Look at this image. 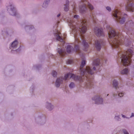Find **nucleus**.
Masks as SVG:
<instances>
[{
    "mask_svg": "<svg viewBox=\"0 0 134 134\" xmlns=\"http://www.w3.org/2000/svg\"><path fill=\"white\" fill-rule=\"evenodd\" d=\"M52 75L53 77H55L57 76V73L55 71H53L52 72Z\"/></svg>",
    "mask_w": 134,
    "mask_h": 134,
    "instance_id": "nucleus-20",
    "label": "nucleus"
},
{
    "mask_svg": "<svg viewBox=\"0 0 134 134\" xmlns=\"http://www.w3.org/2000/svg\"><path fill=\"white\" fill-rule=\"evenodd\" d=\"M47 108H49V107H47Z\"/></svg>",
    "mask_w": 134,
    "mask_h": 134,
    "instance_id": "nucleus-37",
    "label": "nucleus"
},
{
    "mask_svg": "<svg viewBox=\"0 0 134 134\" xmlns=\"http://www.w3.org/2000/svg\"><path fill=\"white\" fill-rule=\"evenodd\" d=\"M47 4V2H44V3H43V5H44V4Z\"/></svg>",
    "mask_w": 134,
    "mask_h": 134,
    "instance_id": "nucleus-31",
    "label": "nucleus"
},
{
    "mask_svg": "<svg viewBox=\"0 0 134 134\" xmlns=\"http://www.w3.org/2000/svg\"><path fill=\"white\" fill-rule=\"evenodd\" d=\"M58 52L61 56L63 57L64 56L66 53V52L61 49L58 50Z\"/></svg>",
    "mask_w": 134,
    "mask_h": 134,
    "instance_id": "nucleus-14",
    "label": "nucleus"
},
{
    "mask_svg": "<svg viewBox=\"0 0 134 134\" xmlns=\"http://www.w3.org/2000/svg\"><path fill=\"white\" fill-rule=\"evenodd\" d=\"M123 132L124 134H129L128 132L125 130H123Z\"/></svg>",
    "mask_w": 134,
    "mask_h": 134,
    "instance_id": "nucleus-25",
    "label": "nucleus"
},
{
    "mask_svg": "<svg viewBox=\"0 0 134 134\" xmlns=\"http://www.w3.org/2000/svg\"><path fill=\"white\" fill-rule=\"evenodd\" d=\"M10 9H11V10L13 12H14V14H12V15L14 16L16 15V12H15V10H14V7H13V6H12V5H10Z\"/></svg>",
    "mask_w": 134,
    "mask_h": 134,
    "instance_id": "nucleus-18",
    "label": "nucleus"
},
{
    "mask_svg": "<svg viewBox=\"0 0 134 134\" xmlns=\"http://www.w3.org/2000/svg\"><path fill=\"white\" fill-rule=\"evenodd\" d=\"M48 105L50 107H52V105L50 103H48Z\"/></svg>",
    "mask_w": 134,
    "mask_h": 134,
    "instance_id": "nucleus-28",
    "label": "nucleus"
},
{
    "mask_svg": "<svg viewBox=\"0 0 134 134\" xmlns=\"http://www.w3.org/2000/svg\"><path fill=\"white\" fill-rule=\"evenodd\" d=\"M69 86L70 88H72L74 86V84L73 82H71L70 83Z\"/></svg>",
    "mask_w": 134,
    "mask_h": 134,
    "instance_id": "nucleus-21",
    "label": "nucleus"
},
{
    "mask_svg": "<svg viewBox=\"0 0 134 134\" xmlns=\"http://www.w3.org/2000/svg\"><path fill=\"white\" fill-rule=\"evenodd\" d=\"M66 4H65V7L64 8V10L65 11H68L69 10V1L67 0L66 1Z\"/></svg>",
    "mask_w": 134,
    "mask_h": 134,
    "instance_id": "nucleus-13",
    "label": "nucleus"
},
{
    "mask_svg": "<svg viewBox=\"0 0 134 134\" xmlns=\"http://www.w3.org/2000/svg\"><path fill=\"white\" fill-rule=\"evenodd\" d=\"M106 9L109 11H110L111 10L110 8L109 7H106Z\"/></svg>",
    "mask_w": 134,
    "mask_h": 134,
    "instance_id": "nucleus-24",
    "label": "nucleus"
},
{
    "mask_svg": "<svg viewBox=\"0 0 134 134\" xmlns=\"http://www.w3.org/2000/svg\"><path fill=\"white\" fill-rule=\"evenodd\" d=\"M86 64V61L85 60H83L80 67V71L82 76H77L75 75L70 73H68L64 76V80H66L68 78H69L72 79L75 81H79L80 82L85 81L86 83V87L88 88H91L93 86V80L92 79L90 78V76L93 74L94 71H95V67H93L92 70H91L89 66H87L85 70H83L82 68Z\"/></svg>",
    "mask_w": 134,
    "mask_h": 134,
    "instance_id": "nucleus-2",
    "label": "nucleus"
},
{
    "mask_svg": "<svg viewBox=\"0 0 134 134\" xmlns=\"http://www.w3.org/2000/svg\"><path fill=\"white\" fill-rule=\"evenodd\" d=\"M60 34L61 33L60 32H59L58 31L57 32V33L56 34L57 39V40L61 42H63V43H64V42H63V39L60 36Z\"/></svg>",
    "mask_w": 134,
    "mask_h": 134,
    "instance_id": "nucleus-12",
    "label": "nucleus"
},
{
    "mask_svg": "<svg viewBox=\"0 0 134 134\" xmlns=\"http://www.w3.org/2000/svg\"><path fill=\"white\" fill-rule=\"evenodd\" d=\"M133 52L130 49H129L126 52L122 54L121 62L124 66H128L130 64L131 62V58Z\"/></svg>",
    "mask_w": 134,
    "mask_h": 134,
    "instance_id": "nucleus-4",
    "label": "nucleus"
},
{
    "mask_svg": "<svg viewBox=\"0 0 134 134\" xmlns=\"http://www.w3.org/2000/svg\"><path fill=\"white\" fill-rule=\"evenodd\" d=\"M100 60L99 59H97L94 60L93 63L94 65L97 66L99 64Z\"/></svg>",
    "mask_w": 134,
    "mask_h": 134,
    "instance_id": "nucleus-15",
    "label": "nucleus"
},
{
    "mask_svg": "<svg viewBox=\"0 0 134 134\" xmlns=\"http://www.w3.org/2000/svg\"><path fill=\"white\" fill-rule=\"evenodd\" d=\"M79 16L77 15H75L74 16V18H76L77 19L78 17Z\"/></svg>",
    "mask_w": 134,
    "mask_h": 134,
    "instance_id": "nucleus-27",
    "label": "nucleus"
},
{
    "mask_svg": "<svg viewBox=\"0 0 134 134\" xmlns=\"http://www.w3.org/2000/svg\"><path fill=\"white\" fill-rule=\"evenodd\" d=\"M68 22L69 23V25L70 26L71 29H72L73 33L74 34L75 45L74 49L70 45H68L66 48L67 52L68 53H69L71 52L75 51L80 55V51L79 47L80 41L79 38L77 37V35L78 33L79 35H80V37L82 40V44L84 47V50L87 51V49L89 47V45L84 39V36L83 34L86 32L87 29L86 21L84 20H82L81 22L80 26L77 24L76 25H75V23L72 20H70L69 22L68 21Z\"/></svg>",
    "mask_w": 134,
    "mask_h": 134,
    "instance_id": "nucleus-1",
    "label": "nucleus"
},
{
    "mask_svg": "<svg viewBox=\"0 0 134 134\" xmlns=\"http://www.w3.org/2000/svg\"><path fill=\"white\" fill-rule=\"evenodd\" d=\"M93 18V20L94 21H95V20L94 19V18Z\"/></svg>",
    "mask_w": 134,
    "mask_h": 134,
    "instance_id": "nucleus-34",
    "label": "nucleus"
},
{
    "mask_svg": "<svg viewBox=\"0 0 134 134\" xmlns=\"http://www.w3.org/2000/svg\"><path fill=\"white\" fill-rule=\"evenodd\" d=\"M60 14H59L57 15V17H59L60 16Z\"/></svg>",
    "mask_w": 134,
    "mask_h": 134,
    "instance_id": "nucleus-30",
    "label": "nucleus"
},
{
    "mask_svg": "<svg viewBox=\"0 0 134 134\" xmlns=\"http://www.w3.org/2000/svg\"><path fill=\"white\" fill-rule=\"evenodd\" d=\"M132 1L134 2V0H128L127 4L126 7V9L127 11L133 12L134 11V4L132 3H130V1Z\"/></svg>",
    "mask_w": 134,
    "mask_h": 134,
    "instance_id": "nucleus-7",
    "label": "nucleus"
},
{
    "mask_svg": "<svg viewBox=\"0 0 134 134\" xmlns=\"http://www.w3.org/2000/svg\"><path fill=\"white\" fill-rule=\"evenodd\" d=\"M126 46H129V45H126Z\"/></svg>",
    "mask_w": 134,
    "mask_h": 134,
    "instance_id": "nucleus-36",
    "label": "nucleus"
},
{
    "mask_svg": "<svg viewBox=\"0 0 134 134\" xmlns=\"http://www.w3.org/2000/svg\"><path fill=\"white\" fill-rule=\"evenodd\" d=\"M72 60H69L66 62L68 64H71L72 63Z\"/></svg>",
    "mask_w": 134,
    "mask_h": 134,
    "instance_id": "nucleus-22",
    "label": "nucleus"
},
{
    "mask_svg": "<svg viewBox=\"0 0 134 134\" xmlns=\"http://www.w3.org/2000/svg\"><path fill=\"white\" fill-rule=\"evenodd\" d=\"M122 117L123 118H125V116L124 115H122Z\"/></svg>",
    "mask_w": 134,
    "mask_h": 134,
    "instance_id": "nucleus-33",
    "label": "nucleus"
},
{
    "mask_svg": "<svg viewBox=\"0 0 134 134\" xmlns=\"http://www.w3.org/2000/svg\"><path fill=\"white\" fill-rule=\"evenodd\" d=\"M82 3L83 5L81 7V9L82 13L83 11H85L87 9V5L88 8L90 10H92L93 9V6L91 5L90 3L87 2L86 1H84L83 2H81L80 3V4H81Z\"/></svg>",
    "mask_w": 134,
    "mask_h": 134,
    "instance_id": "nucleus-6",
    "label": "nucleus"
},
{
    "mask_svg": "<svg viewBox=\"0 0 134 134\" xmlns=\"http://www.w3.org/2000/svg\"><path fill=\"white\" fill-rule=\"evenodd\" d=\"M66 36V35L65 34L64 35V37H65V36Z\"/></svg>",
    "mask_w": 134,
    "mask_h": 134,
    "instance_id": "nucleus-35",
    "label": "nucleus"
},
{
    "mask_svg": "<svg viewBox=\"0 0 134 134\" xmlns=\"http://www.w3.org/2000/svg\"><path fill=\"white\" fill-rule=\"evenodd\" d=\"M18 44V42L17 41L15 40L12 43V46L13 47L16 48Z\"/></svg>",
    "mask_w": 134,
    "mask_h": 134,
    "instance_id": "nucleus-17",
    "label": "nucleus"
},
{
    "mask_svg": "<svg viewBox=\"0 0 134 134\" xmlns=\"http://www.w3.org/2000/svg\"><path fill=\"white\" fill-rule=\"evenodd\" d=\"M124 16H127V15H126V14H124Z\"/></svg>",
    "mask_w": 134,
    "mask_h": 134,
    "instance_id": "nucleus-32",
    "label": "nucleus"
},
{
    "mask_svg": "<svg viewBox=\"0 0 134 134\" xmlns=\"http://www.w3.org/2000/svg\"><path fill=\"white\" fill-rule=\"evenodd\" d=\"M93 99L95 100V103L96 104H102L103 102V99L102 98H100V96H95Z\"/></svg>",
    "mask_w": 134,
    "mask_h": 134,
    "instance_id": "nucleus-9",
    "label": "nucleus"
},
{
    "mask_svg": "<svg viewBox=\"0 0 134 134\" xmlns=\"http://www.w3.org/2000/svg\"><path fill=\"white\" fill-rule=\"evenodd\" d=\"M113 86L116 88H117L118 87V82L115 80H114L113 81Z\"/></svg>",
    "mask_w": 134,
    "mask_h": 134,
    "instance_id": "nucleus-19",
    "label": "nucleus"
},
{
    "mask_svg": "<svg viewBox=\"0 0 134 134\" xmlns=\"http://www.w3.org/2000/svg\"><path fill=\"white\" fill-rule=\"evenodd\" d=\"M134 116V114L133 113H132V115L130 117H133Z\"/></svg>",
    "mask_w": 134,
    "mask_h": 134,
    "instance_id": "nucleus-29",
    "label": "nucleus"
},
{
    "mask_svg": "<svg viewBox=\"0 0 134 134\" xmlns=\"http://www.w3.org/2000/svg\"><path fill=\"white\" fill-rule=\"evenodd\" d=\"M94 29L96 34L97 36L100 37L103 35V33L102 29L96 27Z\"/></svg>",
    "mask_w": 134,
    "mask_h": 134,
    "instance_id": "nucleus-8",
    "label": "nucleus"
},
{
    "mask_svg": "<svg viewBox=\"0 0 134 134\" xmlns=\"http://www.w3.org/2000/svg\"><path fill=\"white\" fill-rule=\"evenodd\" d=\"M116 20L120 24H123L125 21V17H123L122 14L118 10H115L113 14Z\"/></svg>",
    "mask_w": 134,
    "mask_h": 134,
    "instance_id": "nucleus-5",
    "label": "nucleus"
},
{
    "mask_svg": "<svg viewBox=\"0 0 134 134\" xmlns=\"http://www.w3.org/2000/svg\"><path fill=\"white\" fill-rule=\"evenodd\" d=\"M124 95V94L123 93H120L119 94L118 96L121 97L123 96Z\"/></svg>",
    "mask_w": 134,
    "mask_h": 134,
    "instance_id": "nucleus-23",
    "label": "nucleus"
},
{
    "mask_svg": "<svg viewBox=\"0 0 134 134\" xmlns=\"http://www.w3.org/2000/svg\"><path fill=\"white\" fill-rule=\"evenodd\" d=\"M115 118L116 119H117L118 120H119V117L118 116H116L115 117Z\"/></svg>",
    "mask_w": 134,
    "mask_h": 134,
    "instance_id": "nucleus-26",
    "label": "nucleus"
},
{
    "mask_svg": "<svg viewBox=\"0 0 134 134\" xmlns=\"http://www.w3.org/2000/svg\"><path fill=\"white\" fill-rule=\"evenodd\" d=\"M102 41L100 40H97L95 42V45L97 50L100 51L101 48V44Z\"/></svg>",
    "mask_w": 134,
    "mask_h": 134,
    "instance_id": "nucleus-10",
    "label": "nucleus"
},
{
    "mask_svg": "<svg viewBox=\"0 0 134 134\" xmlns=\"http://www.w3.org/2000/svg\"><path fill=\"white\" fill-rule=\"evenodd\" d=\"M63 80V78L62 77H60L57 79L55 83L56 86L57 87H59L60 83Z\"/></svg>",
    "mask_w": 134,
    "mask_h": 134,
    "instance_id": "nucleus-11",
    "label": "nucleus"
},
{
    "mask_svg": "<svg viewBox=\"0 0 134 134\" xmlns=\"http://www.w3.org/2000/svg\"><path fill=\"white\" fill-rule=\"evenodd\" d=\"M108 30L109 31L108 34L109 38L108 40L111 47L117 48L119 47L120 45L124 44L121 39L122 36L119 33L116 32L110 27Z\"/></svg>",
    "mask_w": 134,
    "mask_h": 134,
    "instance_id": "nucleus-3",
    "label": "nucleus"
},
{
    "mask_svg": "<svg viewBox=\"0 0 134 134\" xmlns=\"http://www.w3.org/2000/svg\"><path fill=\"white\" fill-rule=\"evenodd\" d=\"M129 72V70L127 68H125L121 72V74H127Z\"/></svg>",
    "mask_w": 134,
    "mask_h": 134,
    "instance_id": "nucleus-16",
    "label": "nucleus"
}]
</instances>
